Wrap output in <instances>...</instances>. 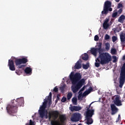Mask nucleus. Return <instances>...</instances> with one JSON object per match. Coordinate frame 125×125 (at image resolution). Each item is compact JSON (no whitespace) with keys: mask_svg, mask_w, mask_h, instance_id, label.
Returning a JSON list of instances; mask_svg holds the SVG:
<instances>
[{"mask_svg":"<svg viewBox=\"0 0 125 125\" xmlns=\"http://www.w3.org/2000/svg\"><path fill=\"white\" fill-rule=\"evenodd\" d=\"M121 30H122V28L121 27H119V29H117V32H120V31H121Z\"/></svg>","mask_w":125,"mask_h":125,"instance_id":"8fccbe9b","label":"nucleus"},{"mask_svg":"<svg viewBox=\"0 0 125 125\" xmlns=\"http://www.w3.org/2000/svg\"><path fill=\"white\" fill-rule=\"evenodd\" d=\"M113 62H116V60H114L113 61Z\"/></svg>","mask_w":125,"mask_h":125,"instance_id":"bf43d9fd","label":"nucleus"},{"mask_svg":"<svg viewBox=\"0 0 125 125\" xmlns=\"http://www.w3.org/2000/svg\"><path fill=\"white\" fill-rule=\"evenodd\" d=\"M91 104L92 103H91L88 106H87V111L86 113V118H91L93 115H94V109H90L91 106Z\"/></svg>","mask_w":125,"mask_h":125,"instance_id":"1a4fd4ad","label":"nucleus"},{"mask_svg":"<svg viewBox=\"0 0 125 125\" xmlns=\"http://www.w3.org/2000/svg\"><path fill=\"white\" fill-rule=\"evenodd\" d=\"M24 72L26 75H31L32 74V68L27 67L24 70Z\"/></svg>","mask_w":125,"mask_h":125,"instance_id":"f3484780","label":"nucleus"},{"mask_svg":"<svg viewBox=\"0 0 125 125\" xmlns=\"http://www.w3.org/2000/svg\"><path fill=\"white\" fill-rule=\"evenodd\" d=\"M78 125H83L82 124V123H80L78 124Z\"/></svg>","mask_w":125,"mask_h":125,"instance_id":"13d9d810","label":"nucleus"},{"mask_svg":"<svg viewBox=\"0 0 125 125\" xmlns=\"http://www.w3.org/2000/svg\"><path fill=\"white\" fill-rule=\"evenodd\" d=\"M72 102L74 105H78V99H77V98H73L72 99Z\"/></svg>","mask_w":125,"mask_h":125,"instance_id":"b1692460","label":"nucleus"},{"mask_svg":"<svg viewBox=\"0 0 125 125\" xmlns=\"http://www.w3.org/2000/svg\"><path fill=\"white\" fill-rule=\"evenodd\" d=\"M101 60V64L102 65H104L112 61V57L108 53L101 52L99 53L98 58Z\"/></svg>","mask_w":125,"mask_h":125,"instance_id":"7ed1b4c3","label":"nucleus"},{"mask_svg":"<svg viewBox=\"0 0 125 125\" xmlns=\"http://www.w3.org/2000/svg\"><path fill=\"white\" fill-rule=\"evenodd\" d=\"M60 89L61 90H62V91L64 90V86H62V87H61Z\"/></svg>","mask_w":125,"mask_h":125,"instance_id":"864d4df0","label":"nucleus"},{"mask_svg":"<svg viewBox=\"0 0 125 125\" xmlns=\"http://www.w3.org/2000/svg\"><path fill=\"white\" fill-rule=\"evenodd\" d=\"M111 6H112V2L111 1L107 0L104 2L103 10L102 11L103 16L107 15L109 13V11L111 12L113 10Z\"/></svg>","mask_w":125,"mask_h":125,"instance_id":"423d86ee","label":"nucleus"},{"mask_svg":"<svg viewBox=\"0 0 125 125\" xmlns=\"http://www.w3.org/2000/svg\"><path fill=\"white\" fill-rule=\"evenodd\" d=\"M125 82V62L123 64L120 69L119 87L122 88Z\"/></svg>","mask_w":125,"mask_h":125,"instance_id":"39448f33","label":"nucleus"},{"mask_svg":"<svg viewBox=\"0 0 125 125\" xmlns=\"http://www.w3.org/2000/svg\"><path fill=\"white\" fill-rule=\"evenodd\" d=\"M97 51H98V50L97 49V48H91V53H92L93 55H94V56H96V55H97Z\"/></svg>","mask_w":125,"mask_h":125,"instance_id":"a211bd4d","label":"nucleus"},{"mask_svg":"<svg viewBox=\"0 0 125 125\" xmlns=\"http://www.w3.org/2000/svg\"><path fill=\"white\" fill-rule=\"evenodd\" d=\"M80 110H82V107L80 106H73L70 107L71 112H74V111H80Z\"/></svg>","mask_w":125,"mask_h":125,"instance_id":"2eb2a0df","label":"nucleus"},{"mask_svg":"<svg viewBox=\"0 0 125 125\" xmlns=\"http://www.w3.org/2000/svg\"><path fill=\"white\" fill-rule=\"evenodd\" d=\"M122 7H123V4L121 3H118V6H117V8H122Z\"/></svg>","mask_w":125,"mask_h":125,"instance_id":"4c0bfd02","label":"nucleus"},{"mask_svg":"<svg viewBox=\"0 0 125 125\" xmlns=\"http://www.w3.org/2000/svg\"><path fill=\"white\" fill-rule=\"evenodd\" d=\"M47 101H48V100L47 98L46 99L44 100V102H43V103L47 105Z\"/></svg>","mask_w":125,"mask_h":125,"instance_id":"a18cd8bd","label":"nucleus"},{"mask_svg":"<svg viewBox=\"0 0 125 125\" xmlns=\"http://www.w3.org/2000/svg\"><path fill=\"white\" fill-rule=\"evenodd\" d=\"M94 41H95V42H97L98 41H99V37L98 36V35L95 36Z\"/></svg>","mask_w":125,"mask_h":125,"instance_id":"c9c22d12","label":"nucleus"},{"mask_svg":"<svg viewBox=\"0 0 125 125\" xmlns=\"http://www.w3.org/2000/svg\"><path fill=\"white\" fill-rule=\"evenodd\" d=\"M16 73L19 76H20L21 74H22V72H21L20 71L17 70H16Z\"/></svg>","mask_w":125,"mask_h":125,"instance_id":"58836bf2","label":"nucleus"},{"mask_svg":"<svg viewBox=\"0 0 125 125\" xmlns=\"http://www.w3.org/2000/svg\"><path fill=\"white\" fill-rule=\"evenodd\" d=\"M117 16H118V12H113L112 15L113 18H116V17H117Z\"/></svg>","mask_w":125,"mask_h":125,"instance_id":"7c9ffc66","label":"nucleus"},{"mask_svg":"<svg viewBox=\"0 0 125 125\" xmlns=\"http://www.w3.org/2000/svg\"><path fill=\"white\" fill-rule=\"evenodd\" d=\"M114 83H116V80H114Z\"/></svg>","mask_w":125,"mask_h":125,"instance_id":"052dcab7","label":"nucleus"},{"mask_svg":"<svg viewBox=\"0 0 125 125\" xmlns=\"http://www.w3.org/2000/svg\"><path fill=\"white\" fill-rule=\"evenodd\" d=\"M121 30H122V28L121 27H119V29H117V32H120V31H121Z\"/></svg>","mask_w":125,"mask_h":125,"instance_id":"3c124183","label":"nucleus"},{"mask_svg":"<svg viewBox=\"0 0 125 125\" xmlns=\"http://www.w3.org/2000/svg\"><path fill=\"white\" fill-rule=\"evenodd\" d=\"M60 95H59V94H58L57 95V99H56V100L59 101L60 100Z\"/></svg>","mask_w":125,"mask_h":125,"instance_id":"de8ad7c7","label":"nucleus"},{"mask_svg":"<svg viewBox=\"0 0 125 125\" xmlns=\"http://www.w3.org/2000/svg\"><path fill=\"white\" fill-rule=\"evenodd\" d=\"M114 103L116 106H122V105H123L122 101L120 100V97H119V96L116 97L114 101Z\"/></svg>","mask_w":125,"mask_h":125,"instance_id":"ddd939ff","label":"nucleus"},{"mask_svg":"<svg viewBox=\"0 0 125 125\" xmlns=\"http://www.w3.org/2000/svg\"><path fill=\"white\" fill-rule=\"evenodd\" d=\"M28 59L27 58H22L21 59H17L15 61V63L17 66H19V69H22V68H24L26 66V65L21 64H26L27 62H28Z\"/></svg>","mask_w":125,"mask_h":125,"instance_id":"6e6552de","label":"nucleus"},{"mask_svg":"<svg viewBox=\"0 0 125 125\" xmlns=\"http://www.w3.org/2000/svg\"><path fill=\"white\" fill-rule=\"evenodd\" d=\"M85 88V86H84L82 89L80 90L79 93H81V92H83L82 91H83Z\"/></svg>","mask_w":125,"mask_h":125,"instance_id":"79ce46f5","label":"nucleus"},{"mask_svg":"<svg viewBox=\"0 0 125 125\" xmlns=\"http://www.w3.org/2000/svg\"><path fill=\"white\" fill-rule=\"evenodd\" d=\"M60 119H61V122H62V123H64L65 121H66V116L61 115L60 116Z\"/></svg>","mask_w":125,"mask_h":125,"instance_id":"5701e85b","label":"nucleus"},{"mask_svg":"<svg viewBox=\"0 0 125 125\" xmlns=\"http://www.w3.org/2000/svg\"><path fill=\"white\" fill-rule=\"evenodd\" d=\"M69 79L72 83L71 90L73 93H76L79 90L83 85L85 83L84 79H82L81 73L77 72L75 74L74 71L71 72Z\"/></svg>","mask_w":125,"mask_h":125,"instance_id":"f257e3e1","label":"nucleus"},{"mask_svg":"<svg viewBox=\"0 0 125 125\" xmlns=\"http://www.w3.org/2000/svg\"><path fill=\"white\" fill-rule=\"evenodd\" d=\"M53 91H54V92H58V88H57V86L54 87Z\"/></svg>","mask_w":125,"mask_h":125,"instance_id":"37998d69","label":"nucleus"},{"mask_svg":"<svg viewBox=\"0 0 125 125\" xmlns=\"http://www.w3.org/2000/svg\"><path fill=\"white\" fill-rule=\"evenodd\" d=\"M100 64H101V60H100L99 58H98L96 59L95 66V67L98 68V67H100Z\"/></svg>","mask_w":125,"mask_h":125,"instance_id":"6ab92c4d","label":"nucleus"},{"mask_svg":"<svg viewBox=\"0 0 125 125\" xmlns=\"http://www.w3.org/2000/svg\"><path fill=\"white\" fill-rule=\"evenodd\" d=\"M110 108L111 110V114L112 116L115 115V114H117V113H118L119 111V109L118 107H116L114 104H111Z\"/></svg>","mask_w":125,"mask_h":125,"instance_id":"9b49d317","label":"nucleus"},{"mask_svg":"<svg viewBox=\"0 0 125 125\" xmlns=\"http://www.w3.org/2000/svg\"><path fill=\"white\" fill-rule=\"evenodd\" d=\"M8 66L11 71H15V65H14V62H13V60H8Z\"/></svg>","mask_w":125,"mask_h":125,"instance_id":"f8f14e48","label":"nucleus"},{"mask_svg":"<svg viewBox=\"0 0 125 125\" xmlns=\"http://www.w3.org/2000/svg\"><path fill=\"white\" fill-rule=\"evenodd\" d=\"M72 96H73V94H72V93H68L67 94L68 100H70V99H71V98H72Z\"/></svg>","mask_w":125,"mask_h":125,"instance_id":"c756f323","label":"nucleus"},{"mask_svg":"<svg viewBox=\"0 0 125 125\" xmlns=\"http://www.w3.org/2000/svg\"><path fill=\"white\" fill-rule=\"evenodd\" d=\"M59 116V111L57 110L52 111L49 112L48 119L49 121L51 120L52 116L55 118V120L51 121V125H62L59 121L56 120Z\"/></svg>","mask_w":125,"mask_h":125,"instance_id":"20e7f679","label":"nucleus"},{"mask_svg":"<svg viewBox=\"0 0 125 125\" xmlns=\"http://www.w3.org/2000/svg\"><path fill=\"white\" fill-rule=\"evenodd\" d=\"M121 30H122V28L121 27H119V29H117V32H120V31H121Z\"/></svg>","mask_w":125,"mask_h":125,"instance_id":"603ef678","label":"nucleus"},{"mask_svg":"<svg viewBox=\"0 0 125 125\" xmlns=\"http://www.w3.org/2000/svg\"><path fill=\"white\" fill-rule=\"evenodd\" d=\"M109 39L110 36H109L108 34H106L104 36V40H105V41H108V40H109Z\"/></svg>","mask_w":125,"mask_h":125,"instance_id":"72a5a7b5","label":"nucleus"},{"mask_svg":"<svg viewBox=\"0 0 125 125\" xmlns=\"http://www.w3.org/2000/svg\"><path fill=\"white\" fill-rule=\"evenodd\" d=\"M87 122V125H91L93 123V120L91 117H86Z\"/></svg>","mask_w":125,"mask_h":125,"instance_id":"4be33fe9","label":"nucleus"},{"mask_svg":"<svg viewBox=\"0 0 125 125\" xmlns=\"http://www.w3.org/2000/svg\"><path fill=\"white\" fill-rule=\"evenodd\" d=\"M26 125H35V124H34V122H33L32 120H30L29 123H26Z\"/></svg>","mask_w":125,"mask_h":125,"instance_id":"2f4dec72","label":"nucleus"},{"mask_svg":"<svg viewBox=\"0 0 125 125\" xmlns=\"http://www.w3.org/2000/svg\"><path fill=\"white\" fill-rule=\"evenodd\" d=\"M106 50H110V43L107 42L105 44Z\"/></svg>","mask_w":125,"mask_h":125,"instance_id":"bb28decb","label":"nucleus"},{"mask_svg":"<svg viewBox=\"0 0 125 125\" xmlns=\"http://www.w3.org/2000/svg\"><path fill=\"white\" fill-rule=\"evenodd\" d=\"M103 26L104 29L106 30L107 28H109V23H103Z\"/></svg>","mask_w":125,"mask_h":125,"instance_id":"cd10ccee","label":"nucleus"},{"mask_svg":"<svg viewBox=\"0 0 125 125\" xmlns=\"http://www.w3.org/2000/svg\"><path fill=\"white\" fill-rule=\"evenodd\" d=\"M47 101H48V100L47 98L46 99L44 100V102H43V103L47 105Z\"/></svg>","mask_w":125,"mask_h":125,"instance_id":"49530a36","label":"nucleus"},{"mask_svg":"<svg viewBox=\"0 0 125 125\" xmlns=\"http://www.w3.org/2000/svg\"><path fill=\"white\" fill-rule=\"evenodd\" d=\"M79 95H78V100H81V98H82V96H83V92H80V93H79Z\"/></svg>","mask_w":125,"mask_h":125,"instance_id":"f704fd0d","label":"nucleus"},{"mask_svg":"<svg viewBox=\"0 0 125 125\" xmlns=\"http://www.w3.org/2000/svg\"><path fill=\"white\" fill-rule=\"evenodd\" d=\"M125 20V16L122 15L118 19V22L120 23H124V21Z\"/></svg>","mask_w":125,"mask_h":125,"instance_id":"412c9836","label":"nucleus"},{"mask_svg":"<svg viewBox=\"0 0 125 125\" xmlns=\"http://www.w3.org/2000/svg\"><path fill=\"white\" fill-rule=\"evenodd\" d=\"M47 106V104L43 103L42 105L40 107L38 112L42 119H43L44 117H45V119L48 118V116L47 115L48 112L47 110L45 109Z\"/></svg>","mask_w":125,"mask_h":125,"instance_id":"0eeeda50","label":"nucleus"},{"mask_svg":"<svg viewBox=\"0 0 125 125\" xmlns=\"http://www.w3.org/2000/svg\"><path fill=\"white\" fill-rule=\"evenodd\" d=\"M82 59L85 61H87L88 60V55H87L86 53H85L84 56L82 57Z\"/></svg>","mask_w":125,"mask_h":125,"instance_id":"393cba45","label":"nucleus"},{"mask_svg":"<svg viewBox=\"0 0 125 125\" xmlns=\"http://www.w3.org/2000/svg\"><path fill=\"white\" fill-rule=\"evenodd\" d=\"M112 39L113 42H116L117 40V38L116 36H113Z\"/></svg>","mask_w":125,"mask_h":125,"instance_id":"e433bc0d","label":"nucleus"},{"mask_svg":"<svg viewBox=\"0 0 125 125\" xmlns=\"http://www.w3.org/2000/svg\"><path fill=\"white\" fill-rule=\"evenodd\" d=\"M123 58L124 60H125V55L123 56Z\"/></svg>","mask_w":125,"mask_h":125,"instance_id":"6e6d98bb","label":"nucleus"},{"mask_svg":"<svg viewBox=\"0 0 125 125\" xmlns=\"http://www.w3.org/2000/svg\"><path fill=\"white\" fill-rule=\"evenodd\" d=\"M123 12V8H120L118 11L117 13H119V14H121Z\"/></svg>","mask_w":125,"mask_h":125,"instance_id":"c03bdc74","label":"nucleus"},{"mask_svg":"<svg viewBox=\"0 0 125 125\" xmlns=\"http://www.w3.org/2000/svg\"><path fill=\"white\" fill-rule=\"evenodd\" d=\"M111 54H116L117 53V50L116 48H112L111 49Z\"/></svg>","mask_w":125,"mask_h":125,"instance_id":"c85d7f7f","label":"nucleus"},{"mask_svg":"<svg viewBox=\"0 0 125 125\" xmlns=\"http://www.w3.org/2000/svg\"><path fill=\"white\" fill-rule=\"evenodd\" d=\"M98 48H96L97 50H98L99 53L101 52H103V49H102V43L99 42L97 45Z\"/></svg>","mask_w":125,"mask_h":125,"instance_id":"dca6fc26","label":"nucleus"},{"mask_svg":"<svg viewBox=\"0 0 125 125\" xmlns=\"http://www.w3.org/2000/svg\"><path fill=\"white\" fill-rule=\"evenodd\" d=\"M113 31L114 32V33L118 32V28H114Z\"/></svg>","mask_w":125,"mask_h":125,"instance_id":"09e8293b","label":"nucleus"},{"mask_svg":"<svg viewBox=\"0 0 125 125\" xmlns=\"http://www.w3.org/2000/svg\"><path fill=\"white\" fill-rule=\"evenodd\" d=\"M52 97V93L51 92L49 93V95L48 96L47 100L49 101H50L51 100V97Z\"/></svg>","mask_w":125,"mask_h":125,"instance_id":"473e14b6","label":"nucleus"},{"mask_svg":"<svg viewBox=\"0 0 125 125\" xmlns=\"http://www.w3.org/2000/svg\"><path fill=\"white\" fill-rule=\"evenodd\" d=\"M58 101H59V100H56V101H55V103H57V102H58Z\"/></svg>","mask_w":125,"mask_h":125,"instance_id":"4d7b16f0","label":"nucleus"},{"mask_svg":"<svg viewBox=\"0 0 125 125\" xmlns=\"http://www.w3.org/2000/svg\"><path fill=\"white\" fill-rule=\"evenodd\" d=\"M66 101H67V98H66V97H62V102H66Z\"/></svg>","mask_w":125,"mask_h":125,"instance_id":"ea45409f","label":"nucleus"},{"mask_svg":"<svg viewBox=\"0 0 125 125\" xmlns=\"http://www.w3.org/2000/svg\"><path fill=\"white\" fill-rule=\"evenodd\" d=\"M121 0H115L116 2H119Z\"/></svg>","mask_w":125,"mask_h":125,"instance_id":"5fc2aeb1","label":"nucleus"},{"mask_svg":"<svg viewBox=\"0 0 125 125\" xmlns=\"http://www.w3.org/2000/svg\"><path fill=\"white\" fill-rule=\"evenodd\" d=\"M91 91H93V88H92V87L90 86L88 90L83 93V94H85V95H88Z\"/></svg>","mask_w":125,"mask_h":125,"instance_id":"aec40b11","label":"nucleus"},{"mask_svg":"<svg viewBox=\"0 0 125 125\" xmlns=\"http://www.w3.org/2000/svg\"><path fill=\"white\" fill-rule=\"evenodd\" d=\"M82 60L80 59L77 62L74 66V69H78L82 68Z\"/></svg>","mask_w":125,"mask_h":125,"instance_id":"4468645a","label":"nucleus"},{"mask_svg":"<svg viewBox=\"0 0 125 125\" xmlns=\"http://www.w3.org/2000/svg\"><path fill=\"white\" fill-rule=\"evenodd\" d=\"M115 59H116V56L114 57Z\"/></svg>","mask_w":125,"mask_h":125,"instance_id":"680f3d73","label":"nucleus"},{"mask_svg":"<svg viewBox=\"0 0 125 125\" xmlns=\"http://www.w3.org/2000/svg\"><path fill=\"white\" fill-rule=\"evenodd\" d=\"M109 22V19H106L104 21L103 24H109L108 22Z\"/></svg>","mask_w":125,"mask_h":125,"instance_id":"a19ab883","label":"nucleus"},{"mask_svg":"<svg viewBox=\"0 0 125 125\" xmlns=\"http://www.w3.org/2000/svg\"><path fill=\"white\" fill-rule=\"evenodd\" d=\"M81 119V114L75 113L73 114L71 120L72 122H79Z\"/></svg>","mask_w":125,"mask_h":125,"instance_id":"9d476101","label":"nucleus"},{"mask_svg":"<svg viewBox=\"0 0 125 125\" xmlns=\"http://www.w3.org/2000/svg\"><path fill=\"white\" fill-rule=\"evenodd\" d=\"M11 104H8L6 107V110L8 114L9 115H12V114H15L17 113V108L18 107H21L24 105V98H19L17 100H13L11 101Z\"/></svg>","mask_w":125,"mask_h":125,"instance_id":"f03ea898","label":"nucleus"},{"mask_svg":"<svg viewBox=\"0 0 125 125\" xmlns=\"http://www.w3.org/2000/svg\"><path fill=\"white\" fill-rule=\"evenodd\" d=\"M83 69L87 70L88 68H89V63L87 62L86 64H83Z\"/></svg>","mask_w":125,"mask_h":125,"instance_id":"a878e982","label":"nucleus"}]
</instances>
